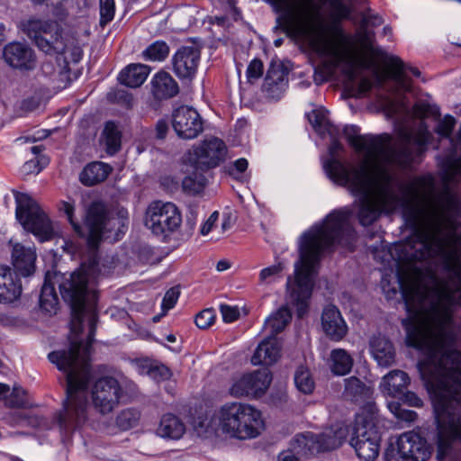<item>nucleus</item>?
Returning <instances> with one entry per match:
<instances>
[{
	"mask_svg": "<svg viewBox=\"0 0 461 461\" xmlns=\"http://www.w3.org/2000/svg\"><path fill=\"white\" fill-rule=\"evenodd\" d=\"M215 320V314L212 309H205L196 314L194 322L199 329L209 328Z\"/></svg>",
	"mask_w": 461,
	"mask_h": 461,
	"instance_id": "48",
	"label": "nucleus"
},
{
	"mask_svg": "<svg viewBox=\"0 0 461 461\" xmlns=\"http://www.w3.org/2000/svg\"><path fill=\"white\" fill-rule=\"evenodd\" d=\"M263 74V63L261 60L255 59L248 66L247 77L249 81L259 78Z\"/></svg>",
	"mask_w": 461,
	"mask_h": 461,
	"instance_id": "52",
	"label": "nucleus"
},
{
	"mask_svg": "<svg viewBox=\"0 0 461 461\" xmlns=\"http://www.w3.org/2000/svg\"><path fill=\"white\" fill-rule=\"evenodd\" d=\"M409 312L407 342L424 350L418 363L431 394L437 446L443 456L461 439V352L452 348V306L461 305V253H392Z\"/></svg>",
	"mask_w": 461,
	"mask_h": 461,
	"instance_id": "1",
	"label": "nucleus"
},
{
	"mask_svg": "<svg viewBox=\"0 0 461 461\" xmlns=\"http://www.w3.org/2000/svg\"><path fill=\"white\" fill-rule=\"evenodd\" d=\"M227 155L225 143L215 137L204 140L199 145L194 147L186 155V159L202 170L218 166Z\"/></svg>",
	"mask_w": 461,
	"mask_h": 461,
	"instance_id": "14",
	"label": "nucleus"
},
{
	"mask_svg": "<svg viewBox=\"0 0 461 461\" xmlns=\"http://www.w3.org/2000/svg\"><path fill=\"white\" fill-rule=\"evenodd\" d=\"M381 437L373 414H359L356 418L350 445L357 456L364 461H373L380 450Z\"/></svg>",
	"mask_w": 461,
	"mask_h": 461,
	"instance_id": "9",
	"label": "nucleus"
},
{
	"mask_svg": "<svg viewBox=\"0 0 461 461\" xmlns=\"http://www.w3.org/2000/svg\"><path fill=\"white\" fill-rule=\"evenodd\" d=\"M36 253L32 248H26L19 243L13 247L12 262L14 268L23 276L34 272Z\"/></svg>",
	"mask_w": 461,
	"mask_h": 461,
	"instance_id": "23",
	"label": "nucleus"
},
{
	"mask_svg": "<svg viewBox=\"0 0 461 461\" xmlns=\"http://www.w3.org/2000/svg\"><path fill=\"white\" fill-rule=\"evenodd\" d=\"M186 165V172L193 169L192 174L186 176L182 181V187L185 192L189 194H197L203 190L206 185L205 176L199 171L202 170L200 167H195V164Z\"/></svg>",
	"mask_w": 461,
	"mask_h": 461,
	"instance_id": "32",
	"label": "nucleus"
},
{
	"mask_svg": "<svg viewBox=\"0 0 461 461\" xmlns=\"http://www.w3.org/2000/svg\"><path fill=\"white\" fill-rule=\"evenodd\" d=\"M111 167L102 162L87 165L80 174V181L86 185H94L106 179Z\"/></svg>",
	"mask_w": 461,
	"mask_h": 461,
	"instance_id": "30",
	"label": "nucleus"
},
{
	"mask_svg": "<svg viewBox=\"0 0 461 461\" xmlns=\"http://www.w3.org/2000/svg\"><path fill=\"white\" fill-rule=\"evenodd\" d=\"M292 319L289 309L285 306L279 308L265 321V329L268 330L270 336H275L285 330Z\"/></svg>",
	"mask_w": 461,
	"mask_h": 461,
	"instance_id": "33",
	"label": "nucleus"
},
{
	"mask_svg": "<svg viewBox=\"0 0 461 461\" xmlns=\"http://www.w3.org/2000/svg\"><path fill=\"white\" fill-rule=\"evenodd\" d=\"M349 4L352 0H347ZM331 8V15L335 21L347 19L351 14V6L343 2V0H329Z\"/></svg>",
	"mask_w": 461,
	"mask_h": 461,
	"instance_id": "43",
	"label": "nucleus"
},
{
	"mask_svg": "<svg viewBox=\"0 0 461 461\" xmlns=\"http://www.w3.org/2000/svg\"><path fill=\"white\" fill-rule=\"evenodd\" d=\"M345 390L349 395L356 396L365 393L366 387L358 378L351 376L345 380Z\"/></svg>",
	"mask_w": 461,
	"mask_h": 461,
	"instance_id": "47",
	"label": "nucleus"
},
{
	"mask_svg": "<svg viewBox=\"0 0 461 461\" xmlns=\"http://www.w3.org/2000/svg\"><path fill=\"white\" fill-rule=\"evenodd\" d=\"M221 312L225 322H232L240 317L239 309L229 305H221Z\"/></svg>",
	"mask_w": 461,
	"mask_h": 461,
	"instance_id": "54",
	"label": "nucleus"
},
{
	"mask_svg": "<svg viewBox=\"0 0 461 461\" xmlns=\"http://www.w3.org/2000/svg\"><path fill=\"white\" fill-rule=\"evenodd\" d=\"M40 308L47 314H56L59 308V299L52 285L44 284L40 295Z\"/></svg>",
	"mask_w": 461,
	"mask_h": 461,
	"instance_id": "34",
	"label": "nucleus"
},
{
	"mask_svg": "<svg viewBox=\"0 0 461 461\" xmlns=\"http://www.w3.org/2000/svg\"><path fill=\"white\" fill-rule=\"evenodd\" d=\"M179 294V290L176 287L170 288L166 292L161 305L164 312H167L175 306L178 300Z\"/></svg>",
	"mask_w": 461,
	"mask_h": 461,
	"instance_id": "50",
	"label": "nucleus"
},
{
	"mask_svg": "<svg viewBox=\"0 0 461 461\" xmlns=\"http://www.w3.org/2000/svg\"><path fill=\"white\" fill-rule=\"evenodd\" d=\"M272 381L267 368L232 376L228 393L234 398L260 397L266 393Z\"/></svg>",
	"mask_w": 461,
	"mask_h": 461,
	"instance_id": "13",
	"label": "nucleus"
},
{
	"mask_svg": "<svg viewBox=\"0 0 461 461\" xmlns=\"http://www.w3.org/2000/svg\"><path fill=\"white\" fill-rule=\"evenodd\" d=\"M9 393H11L10 386L6 384L0 383V401H5V403L6 404Z\"/></svg>",
	"mask_w": 461,
	"mask_h": 461,
	"instance_id": "63",
	"label": "nucleus"
},
{
	"mask_svg": "<svg viewBox=\"0 0 461 461\" xmlns=\"http://www.w3.org/2000/svg\"><path fill=\"white\" fill-rule=\"evenodd\" d=\"M304 437L307 441H311L312 447H310L311 452L318 453L321 451L333 450L343 443L346 438L347 431L343 427H339L336 429H329L321 434L316 436L312 433L300 434Z\"/></svg>",
	"mask_w": 461,
	"mask_h": 461,
	"instance_id": "18",
	"label": "nucleus"
},
{
	"mask_svg": "<svg viewBox=\"0 0 461 461\" xmlns=\"http://www.w3.org/2000/svg\"><path fill=\"white\" fill-rule=\"evenodd\" d=\"M41 170L40 160L37 158L26 161L22 167V172L25 175L38 174Z\"/></svg>",
	"mask_w": 461,
	"mask_h": 461,
	"instance_id": "56",
	"label": "nucleus"
},
{
	"mask_svg": "<svg viewBox=\"0 0 461 461\" xmlns=\"http://www.w3.org/2000/svg\"><path fill=\"white\" fill-rule=\"evenodd\" d=\"M296 388L304 394H311L315 388L314 379L309 369L301 366L294 374Z\"/></svg>",
	"mask_w": 461,
	"mask_h": 461,
	"instance_id": "36",
	"label": "nucleus"
},
{
	"mask_svg": "<svg viewBox=\"0 0 461 461\" xmlns=\"http://www.w3.org/2000/svg\"><path fill=\"white\" fill-rule=\"evenodd\" d=\"M429 106L423 103L416 104L411 110V114L414 117H423L429 113Z\"/></svg>",
	"mask_w": 461,
	"mask_h": 461,
	"instance_id": "59",
	"label": "nucleus"
},
{
	"mask_svg": "<svg viewBox=\"0 0 461 461\" xmlns=\"http://www.w3.org/2000/svg\"><path fill=\"white\" fill-rule=\"evenodd\" d=\"M218 219L219 212L217 211H214L202 225L200 229V233L203 236H206L207 234H209L215 227V223L218 221Z\"/></svg>",
	"mask_w": 461,
	"mask_h": 461,
	"instance_id": "55",
	"label": "nucleus"
},
{
	"mask_svg": "<svg viewBox=\"0 0 461 461\" xmlns=\"http://www.w3.org/2000/svg\"><path fill=\"white\" fill-rule=\"evenodd\" d=\"M281 346L275 336L266 338L256 348L251 357V363L254 366H271L280 357Z\"/></svg>",
	"mask_w": 461,
	"mask_h": 461,
	"instance_id": "22",
	"label": "nucleus"
},
{
	"mask_svg": "<svg viewBox=\"0 0 461 461\" xmlns=\"http://www.w3.org/2000/svg\"><path fill=\"white\" fill-rule=\"evenodd\" d=\"M217 419L223 433L241 440L255 438L265 429L261 411L245 402L224 403L217 411Z\"/></svg>",
	"mask_w": 461,
	"mask_h": 461,
	"instance_id": "6",
	"label": "nucleus"
},
{
	"mask_svg": "<svg viewBox=\"0 0 461 461\" xmlns=\"http://www.w3.org/2000/svg\"><path fill=\"white\" fill-rule=\"evenodd\" d=\"M385 66L388 70V76L397 84L403 91L411 90V82L407 76L410 71L415 77H420V72L418 68L405 65L401 59L395 56L388 57L385 60Z\"/></svg>",
	"mask_w": 461,
	"mask_h": 461,
	"instance_id": "21",
	"label": "nucleus"
},
{
	"mask_svg": "<svg viewBox=\"0 0 461 461\" xmlns=\"http://www.w3.org/2000/svg\"><path fill=\"white\" fill-rule=\"evenodd\" d=\"M461 179V158L448 160L445 165L443 180L446 187Z\"/></svg>",
	"mask_w": 461,
	"mask_h": 461,
	"instance_id": "41",
	"label": "nucleus"
},
{
	"mask_svg": "<svg viewBox=\"0 0 461 461\" xmlns=\"http://www.w3.org/2000/svg\"><path fill=\"white\" fill-rule=\"evenodd\" d=\"M6 405L9 407L23 408L28 406V401L26 398V392L20 386L14 385L11 389V393L6 400Z\"/></svg>",
	"mask_w": 461,
	"mask_h": 461,
	"instance_id": "44",
	"label": "nucleus"
},
{
	"mask_svg": "<svg viewBox=\"0 0 461 461\" xmlns=\"http://www.w3.org/2000/svg\"><path fill=\"white\" fill-rule=\"evenodd\" d=\"M409 113V109L403 102H392L386 108L389 117H400Z\"/></svg>",
	"mask_w": 461,
	"mask_h": 461,
	"instance_id": "53",
	"label": "nucleus"
},
{
	"mask_svg": "<svg viewBox=\"0 0 461 461\" xmlns=\"http://www.w3.org/2000/svg\"><path fill=\"white\" fill-rule=\"evenodd\" d=\"M455 119L451 116H445L441 121L438 122L436 131L442 137H447L451 133L455 126Z\"/></svg>",
	"mask_w": 461,
	"mask_h": 461,
	"instance_id": "51",
	"label": "nucleus"
},
{
	"mask_svg": "<svg viewBox=\"0 0 461 461\" xmlns=\"http://www.w3.org/2000/svg\"><path fill=\"white\" fill-rule=\"evenodd\" d=\"M321 328L324 333L335 341L341 340L348 333V326L339 309L327 306L321 314Z\"/></svg>",
	"mask_w": 461,
	"mask_h": 461,
	"instance_id": "19",
	"label": "nucleus"
},
{
	"mask_svg": "<svg viewBox=\"0 0 461 461\" xmlns=\"http://www.w3.org/2000/svg\"><path fill=\"white\" fill-rule=\"evenodd\" d=\"M172 126L178 137L186 140L196 138L203 130L200 114L189 106H181L174 112Z\"/></svg>",
	"mask_w": 461,
	"mask_h": 461,
	"instance_id": "15",
	"label": "nucleus"
},
{
	"mask_svg": "<svg viewBox=\"0 0 461 461\" xmlns=\"http://www.w3.org/2000/svg\"><path fill=\"white\" fill-rule=\"evenodd\" d=\"M185 431L183 421L172 413L164 414L157 429V434L165 438L178 439Z\"/></svg>",
	"mask_w": 461,
	"mask_h": 461,
	"instance_id": "28",
	"label": "nucleus"
},
{
	"mask_svg": "<svg viewBox=\"0 0 461 461\" xmlns=\"http://www.w3.org/2000/svg\"><path fill=\"white\" fill-rule=\"evenodd\" d=\"M114 16V1L100 0V25L104 27Z\"/></svg>",
	"mask_w": 461,
	"mask_h": 461,
	"instance_id": "45",
	"label": "nucleus"
},
{
	"mask_svg": "<svg viewBox=\"0 0 461 461\" xmlns=\"http://www.w3.org/2000/svg\"><path fill=\"white\" fill-rule=\"evenodd\" d=\"M311 447H312L311 441H307L301 435H296L292 440L290 447L278 455L277 461H303V457L312 454L310 450Z\"/></svg>",
	"mask_w": 461,
	"mask_h": 461,
	"instance_id": "29",
	"label": "nucleus"
},
{
	"mask_svg": "<svg viewBox=\"0 0 461 461\" xmlns=\"http://www.w3.org/2000/svg\"><path fill=\"white\" fill-rule=\"evenodd\" d=\"M103 140L106 146V150L110 154H114L121 148V132L113 122H107L103 131Z\"/></svg>",
	"mask_w": 461,
	"mask_h": 461,
	"instance_id": "35",
	"label": "nucleus"
},
{
	"mask_svg": "<svg viewBox=\"0 0 461 461\" xmlns=\"http://www.w3.org/2000/svg\"><path fill=\"white\" fill-rule=\"evenodd\" d=\"M348 216V212H333L321 224L312 226L299 238V258L294 263V277L287 278L286 293L288 302L296 306L300 317L305 312L321 256L341 234L349 231Z\"/></svg>",
	"mask_w": 461,
	"mask_h": 461,
	"instance_id": "4",
	"label": "nucleus"
},
{
	"mask_svg": "<svg viewBox=\"0 0 461 461\" xmlns=\"http://www.w3.org/2000/svg\"><path fill=\"white\" fill-rule=\"evenodd\" d=\"M22 284L14 272L6 266H0V303L11 304L22 294Z\"/></svg>",
	"mask_w": 461,
	"mask_h": 461,
	"instance_id": "20",
	"label": "nucleus"
},
{
	"mask_svg": "<svg viewBox=\"0 0 461 461\" xmlns=\"http://www.w3.org/2000/svg\"><path fill=\"white\" fill-rule=\"evenodd\" d=\"M123 393V388L115 377L102 376L90 388L91 406L101 415L110 414L119 406Z\"/></svg>",
	"mask_w": 461,
	"mask_h": 461,
	"instance_id": "11",
	"label": "nucleus"
},
{
	"mask_svg": "<svg viewBox=\"0 0 461 461\" xmlns=\"http://www.w3.org/2000/svg\"><path fill=\"white\" fill-rule=\"evenodd\" d=\"M128 219V212L124 209L119 210L115 214H108L104 203H93L85 217L88 246L96 249L104 235H107V238L118 239L125 230Z\"/></svg>",
	"mask_w": 461,
	"mask_h": 461,
	"instance_id": "7",
	"label": "nucleus"
},
{
	"mask_svg": "<svg viewBox=\"0 0 461 461\" xmlns=\"http://www.w3.org/2000/svg\"><path fill=\"white\" fill-rule=\"evenodd\" d=\"M388 461H427L431 447L427 440L412 431L402 434L386 450Z\"/></svg>",
	"mask_w": 461,
	"mask_h": 461,
	"instance_id": "12",
	"label": "nucleus"
},
{
	"mask_svg": "<svg viewBox=\"0 0 461 461\" xmlns=\"http://www.w3.org/2000/svg\"><path fill=\"white\" fill-rule=\"evenodd\" d=\"M169 53V48L165 41H155L150 44L144 51L143 57L151 61H161L165 59Z\"/></svg>",
	"mask_w": 461,
	"mask_h": 461,
	"instance_id": "40",
	"label": "nucleus"
},
{
	"mask_svg": "<svg viewBox=\"0 0 461 461\" xmlns=\"http://www.w3.org/2000/svg\"><path fill=\"white\" fill-rule=\"evenodd\" d=\"M168 131V125L167 123L160 120L156 124V136L158 139H164L167 135V132Z\"/></svg>",
	"mask_w": 461,
	"mask_h": 461,
	"instance_id": "61",
	"label": "nucleus"
},
{
	"mask_svg": "<svg viewBox=\"0 0 461 461\" xmlns=\"http://www.w3.org/2000/svg\"><path fill=\"white\" fill-rule=\"evenodd\" d=\"M200 61V50L194 47H182L173 56V71L179 78L194 77Z\"/></svg>",
	"mask_w": 461,
	"mask_h": 461,
	"instance_id": "17",
	"label": "nucleus"
},
{
	"mask_svg": "<svg viewBox=\"0 0 461 461\" xmlns=\"http://www.w3.org/2000/svg\"><path fill=\"white\" fill-rule=\"evenodd\" d=\"M140 374H148L153 378H167L170 376L169 369L165 366H154L149 360L139 361Z\"/></svg>",
	"mask_w": 461,
	"mask_h": 461,
	"instance_id": "42",
	"label": "nucleus"
},
{
	"mask_svg": "<svg viewBox=\"0 0 461 461\" xmlns=\"http://www.w3.org/2000/svg\"><path fill=\"white\" fill-rule=\"evenodd\" d=\"M16 202V218L24 230L32 232L41 241L54 237V228L48 214L40 204L24 193H14Z\"/></svg>",
	"mask_w": 461,
	"mask_h": 461,
	"instance_id": "8",
	"label": "nucleus"
},
{
	"mask_svg": "<svg viewBox=\"0 0 461 461\" xmlns=\"http://www.w3.org/2000/svg\"><path fill=\"white\" fill-rule=\"evenodd\" d=\"M144 223L153 234L167 236L179 230L182 214L171 202L154 201L146 209Z\"/></svg>",
	"mask_w": 461,
	"mask_h": 461,
	"instance_id": "10",
	"label": "nucleus"
},
{
	"mask_svg": "<svg viewBox=\"0 0 461 461\" xmlns=\"http://www.w3.org/2000/svg\"><path fill=\"white\" fill-rule=\"evenodd\" d=\"M372 82L368 78H362L358 85V90L356 96L359 97L372 88Z\"/></svg>",
	"mask_w": 461,
	"mask_h": 461,
	"instance_id": "62",
	"label": "nucleus"
},
{
	"mask_svg": "<svg viewBox=\"0 0 461 461\" xmlns=\"http://www.w3.org/2000/svg\"><path fill=\"white\" fill-rule=\"evenodd\" d=\"M60 210L63 211L64 213L67 215L68 220L72 225L74 230L79 235H82L83 232L80 224L74 217L75 204L70 202L63 201L60 203Z\"/></svg>",
	"mask_w": 461,
	"mask_h": 461,
	"instance_id": "46",
	"label": "nucleus"
},
{
	"mask_svg": "<svg viewBox=\"0 0 461 461\" xmlns=\"http://www.w3.org/2000/svg\"><path fill=\"white\" fill-rule=\"evenodd\" d=\"M283 72L279 68L272 67L267 71V78L273 80V82L276 84L278 81L283 80Z\"/></svg>",
	"mask_w": 461,
	"mask_h": 461,
	"instance_id": "60",
	"label": "nucleus"
},
{
	"mask_svg": "<svg viewBox=\"0 0 461 461\" xmlns=\"http://www.w3.org/2000/svg\"><path fill=\"white\" fill-rule=\"evenodd\" d=\"M284 12L287 27L305 41L319 55L328 58L334 66L353 81L360 70L370 68L373 60L355 46L339 37L327 23L322 13L325 0H271Z\"/></svg>",
	"mask_w": 461,
	"mask_h": 461,
	"instance_id": "3",
	"label": "nucleus"
},
{
	"mask_svg": "<svg viewBox=\"0 0 461 461\" xmlns=\"http://www.w3.org/2000/svg\"><path fill=\"white\" fill-rule=\"evenodd\" d=\"M234 168L240 172H244L248 167V161L245 158H239L233 164Z\"/></svg>",
	"mask_w": 461,
	"mask_h": 461,
	"instance_id": "64",
	"label": "nucleus"
},
{
	"mask_svg": "<svg viewBox=\"0 0 461 461\" xmlns=\"http://www.w3.org/2000/svg\"><path fill=\"white\" fill-rule=\"evenodd\" d=\"M307 117L313 129L319 134L322 135L329 131L330 122L327 117V111L316 109L309 113Z\"/></svg>",
	"mask_w": 461,
	"mask_h": 461,
	"instance_id": "39",
	"label": "nucleus"
},
{
	"mask_svg": "<svg viewBox=\"0 0 461 461\" xmlns=\"http://www.w3.org/2000/svg\"><path fill=\"white\" fill-rule=\"evenodd\" d=\"M150 72L149 68L143 64H130L118 76L121 84L135 88L140 86Z\"/></svg>",
	"mask_w": 461,
	"mask_h": 461,
	"instance_id": "27",
	"label": "nucleus"
},
{
	"mask_svg": "<svg viewBox=\"0 0 461 461\" xmlns=\"http://www.w3.org/2000/svg\"><path fill=\"white\" fill-rule=\"evenodd\" d=\"M353 366L351 356L343 348H337L331 351L330 367L333 374L344 375L350 372Z\"/></svg>",
	"mask_w": 461,
	"mask_h": 461,
	"instance_id": "31",
	"label": "nucleus"
},
{
	"mask_svg": "<svg viewBox=\"0 0 461 461\" xmlns=\"http://www.w3.org/2000/svg\"><path fill=\"white\" fill-rule=\"evenodd\" d=\"M30 37L34 38L37 46L47 54H58L55 62L51 59L41 66L42 73L54 77L58 87H66L70 82L71 63H77L82 58V49L76 40L64 36L55 22L30 20L27 23Z\"/></svg>",
	"mask_w": 461,
	"mask_h": 461,
	"instance_id": "5",
	"label": "nucleus"
},
{
	"mask_svg": "<svg viewBox=\"0 0 461 461\" xmlns=\"http://www.w3.org/2000/svg\"><path fill=\"white\" fill-rule=\"evenodd\" d=\"M46 137H47V133L44 131H38L37 133H35L33 135H27V136L21 137L17 140V141L21 145H23V144H26V143H32V142L38 141Z\"/></svg>",
	"mask_w": 461,
	"mask_h": 461,
	"instance_id": "57",
	"label": "nucleus"
},
{
	"mask_svg": "<svg viewBox=\"0 0 461 461\" xmlns=\"http://www.w3.org/2000/svg\"><path fill=\"white\" fill-rule=\"evenodd\" d=\"M151 93L157 99H167L178 93V86L171 75L166 71H159L154 75L150 81Z\"/></svg>",
	"mask_w": 461,
	"mask_h": 461,
	"instance_id": "24",
	"label": "nucleus"
},
{
	"mask_svg": "<svg viewBox=\"0 0 461 461\" xmlns=\"http://www.w3.org/2000/svg\"><path fill=\"white\" fill-rule=\"evenodd\" d=\"M3 57L8 66L19 70H32L36 67V56L26 44L14 41L5 46Z\"/></svg>",
	"mask_w": 461,
	"mask_h": 461,
	"instance_id": "16",
	"label": "nucleus"
},
{
	"mask_svg": "<svg viewBox=\"0 0 461 461\" xmlns=\"http://www.w3.org/2000/svg\"><path fill=\"white\" fill-rule=\"evenodd\" d=\"M371 354L380 366L387 367L395 361V350L389 339L375 336L370 342Z\"/></svg>",
	"mask_w": 461,
	"mask_h": 461,
	"instance_id": "25",
	"label": "nucleus"
},
{
	"mask_svg": "<svg viewBox=\"0 0 461 461\" xmlns=\"http://www.w3.org/2000/svg\"><path fill=\"white\" fill-rule=\"evenodd\" d=\"M98 274V265L93 260L88 265L83 264L59 285L62 297L69 302L72 309L71 347L68 351L50 353L49 359L67 374V398L64 409L67 418L77 421H84L87 418L90 404L86 388L91 377L88 349L86 348L80 353L81 343L77 341V337L82 330L85 317L87 316L89 343L93 340L97 316L92 309V304L97 300L94 283Z\"/></svg>",
	"mask_w": 461,
	"mask_h": 461,
	"instance_id": "2",
	"label": "nucleus"
},
{
	"mask_svg": "<svg viewBox=\"0 0 461 461\" xmlns=\"http://www.w3.org/2000/svg\"><path fill=\"white\" fill-rule=\"evenodd\" d=\"M285 265L281 262L268 266L260 270L258 274V282L260 285H268L282 277Z\"/></svg>",
	"mask_w": 461,
	"mask_h": 461,
	"instance_id": "37",
	"label": "nucleus"
},
{
	"mask_svg": "<svg viewBox=\"0 0 461 461\" xmlns=\"http://www.w3.org/2000/svg\"><path fill=\"white\" fill-rule=\"evenodd\" d=\"M388 408L391 412L400 420L412 421L416 418V413L414 411L402 409L401 405L397 402H390L388 403Z\"/></svg>",
	"mask_w": 461,
	"mask_h": 461,
	"instance_id": "49",
	"label": "nucleus"
},
{
	"mask_svg": "<svg viewBox=\"0 0 461 461\" xmlns=\"http://www.w3.org/2000/svg\"><path fill=\"white\" fill-rule=\"evenodd\" d=\"M140 419V412L132 408L122 410L116 417L117 426L122 429L127 430L136 426Z\"/></svg>",
	"mask_w": 461,
	"mask_h": 461,
	"instance_id": "38",
	"label": "nucleus"
},
{
	"mask_svg": "<svg viewBox=\"0 0 461 461\" xmlns=\"http://www.w3.org/2000/svg\"><path fill=\"white\" fill-rule=\"evenodd\" d=\"M409 384L408 375L402 370L395 369L383 377L380 389L384 394L394 397L402 393Z\"/></svg>",
	"mask_w": 461,
	"mask_h": 461,
	"instance_id": "26",
	"label": "nucleus"
},
{
	"mask_svg": "<svg viewBox=\"0 0 461 461\" xmlns=\"http://www.w3.org/2000/svg\"><path fill=\"white\" fill-rule=\"evenodd\" d=\"M404 401L411 406L421 407L423 402L422 400L414 393L407 392L404 394Z\"/></svg>",
	"mask_w": 461,
	"mask_h": 461,
	"instance_id": "58",
	"label": "nucleus"
}]
</instances>
